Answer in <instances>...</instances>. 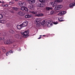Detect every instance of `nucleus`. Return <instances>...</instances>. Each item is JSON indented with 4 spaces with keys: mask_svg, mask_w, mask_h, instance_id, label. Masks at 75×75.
<instances>
[{
    "mask_svg": "<svg viewBox=\"0 0 75 75\" xmlns=\"http://www.w3.org/2000/svg\"><path fill=\"white\" fill-rule=\"evenodd\" d=\"M24 10H25V11H28V8H27L26 7H24Z\"/></svg>",
    "mask_w": 75,
    "mask_h": 75,
    "instance_id": "obj_26",
    "label": "nucleus"
},
{
    "mask_svg": "<svg viewBox=\"0 0 75 75\" xmlns=\"http://www.w3.org/2000/svg\"><path fill=\"white\" fill-rule=\"evenodd\" d=\"M46 10H52V8L50 7H47L46 8Z\"/></svg>",
    "mask_w": 75,
    "mask_h": 75,
    "instance_id": "obj_23",
    "label": "nucleus"
},
{
    "mask_svg": "<svg viewBox=\"0 0 75 75\" xmlns=\"http://www.w3.org/2000/svg\"><path fill=\"white\" fill-rule=\"evenodd\" d=\"M55 14V11L52 10L50 12V14L51 15H54Z\"/></svg>",
    "mask_w": 75,
    "mask_h": 75,
    "instance_id": "obj_19",
    "label": "nucleus"
},
{
    "mask_svg": "<svg viewBox=\"0 0 75 75\" xmlns=\"http://www.w3.org/2000/svg\"><path fill=\"white\" fill-rule=\"evenodd\" d=\"M8 52H9V54H10V53H11L12 54H13V51H12V50H11Z\"/></svg>",
    "mask_w": 75,
    "mask_h": 75,
    "instance_id": "obj_34",
    "label": "nucleus"
},
{
    "mask_svg": "<svg viewBox=\"0 0 75 75\" xmlns=\"http://www.w3.org/2000/svg\"><path fill=\"white\" fill-rule=\"evenodd\" d=\"M22 27H23L22 26V25H21V24L20 25H18L17 26V28L18 30L21 29Z\"/></svg>",
    "mask_w": 75,
    "mask_h": 75,
    "instance_id": "obj_14",
    "label": "nucleus"
},
{
    "mask_svg": "<svg viewBox=\"0 0 75 75\" xmlns=\"http://www.w3.org/2000/svg\"><path fill=\"white\" fill-rule=\"evenodd\" d=\"M13 42V41H11L9 40H7L6 42H5V44H6L7 45H10V44H11Z\"/></svg>",
    "mask_w": 75,
    "mask_h": 75,
    "instance_id": "obj_9",
    "label": "nucleus"
},
{
    "mask_svg": "<svg viewBox=\"0 0 75 75\" xmlns=\"http://www.w3.org/2000/svg\"><path fill=\"white\" fill-rule=\"evenodd\" d=\"M18 14L21 16H23L24 15V12L23 11L22 12L19 11L18 13Z\"/></svg>",
    "mask_w": 75,
    "mask_h": 75,
    "instance_id": "obj_12",
    "label": "nucleus"
},
{
    "mask_svg": "<svg viewBox=\"0 0 75 75\" xmlns=\"http://www.w3.org/2000/svg\"><path fill=\"white\" fill-rule=\"evenodd\" d=\"M0 40H4V38H0Z\"/></svg>",
    "mask_w": 75,
    "mask_h": 75,
    "instance_id": "obj_29",
    "label": "nucleus"
},
{
    "mask_svg": "<svg viewBox=\"0 0 75 75\" xmlns=\"http://www.w3.org/2000/svg\"><path fill=\"white\" fill-rule=\"evenodd\" d=\"M2 3L3 4L4 3V2L3 1L2 2Z\"/></svg>",
    "mask_w": 75,
    "mask_h": 75,
    "instance_id": "obj_40",
    "label": "nucleus"
},
{
    "mask_svg": "<svg viewBox=\"0 0 75 75\" xmlns=\"http://www.w3.org/2000/svg\"><path fill=\"white\" fill-rule=\"evenodd\" d=\"M1 48L3 50V51L5 52H6V50L5 49V47H2Z\"/></svg>",
    "mask_w": 75,
    "mask_h": 75,
    "instance_id": "obj_24",
    "label": "nucleus"
},
{
    "mask_svg": "<svg viewBox=\"0 0 75 75\" xmlns=\"http://www.w3.org/2000/svg\"><path fill=\"white\" fill-rule=\"evenodd\" d=\"M63 1V0H56L55 1V2L56 3H61Z\"/></svg>",
    "mask_w": 75,
    "mask_h": 75,
    "instance_id": "obj_21",
    "label": "nucleus"
},
{
    "mask_svg": "<svg viewBox=\"0 0 75 75\" xmlns=\"http://www.w3.org/2000/svg\"><path fill=\"white\" fill-rule=\"evenodd\" d=\"M9 32L11 34H14V31L13 29H10L9 30Z\"/></svg>",
    "mask_w": 75,
    "mask_h": 75,
    "instance_id": "obj_22",
    "label": "nucleus"
},
{
    "mask_svg": "<svg viewBox=\"0 0 75 75\" xmlns=\"http://www.w3.org/2000/svg\"><path fill=\"white\" fill-rule=\"evenodd\" d=\"M62 21H64V20H59L60 22H62Z\"/></svg>",
    "mask_w": 75,
    "mask_h": 75,
    "instance_id": "obj_38",
    "label": "nucleus"
},
{
    "mask_svg": "<svg viewBox=\"0 0 75 75\" xmlns=\"http://www.w3.org/2000/svg\"><path fill=\"white\" fill-rule=\"evenodd\" d=\"M62 7V5H59L55 7L54 10H59L60 8H61Z\"/></svg>",
    "mask_w": 75,
    "mask_h": 75,
    "instance_id": "obj_6",
    "label": "nucleus"
},
{
    "mask_svg": "<svg viewBox=\"0 0 75 75\" xmlns=\"http://www.w3.org/2000/svg\"><path fill=\"white\" fill-rule=\"evenodd\" d=\"M45 21H43L41 23L40 22V25L41 24L42 25H43L44 26V25H45Z\"/></svg>",
    "mask_w": 75,
    "mask_h": 75,
    "instance_id": "obj_17",
    "label": "nucleus"
},
{
    "mask_svg": "<svg viewBox=\"0 0 75 75\" xmlns=\"http://www.w3.org/2000/svg\"><path fill=\"white\" fill-rule=\"evenodd\" d=\"M28 24V22L27 21H24L23 23L21 24V25H22V27H26Z\"/></svg>",
    "mask_w": 75,
    "mask_h": 75,
    "instance_id": "obj_8",
    "label": "nucleus"
},
{
    "mask_svg": "<svg viewBox=\"0 0 75 75\" xmlns=\"http://www.w3.org/2000/svg\"><path fill=\"white\" fill-rule=\"evenodd\" d=\"M15 37L17 38H20V35L19 34H16L15 35Z\"/></svg>",
    "mask_w": 75,
    "mask_h": 75,
    "instance_id": "obj_18",
    "label": "nucleus"
},
{
    "mask_svg": "<svg viewBox=\"0 0 75 75\" xmlns=\"http://www.w3.org/2000/svg\"><path fill=\"white\" fill-rule=\"evenodd\" d=\"M62 7V5H59L55 7L54 10H59L60 8H61Z\"/></svg>",
    "mask_w": 75,
    "mask_h": 75,
    "instance_id": "obj_7",
    "label": "nucleus"
},
{
    "mask_svg": "<svg viewBox=\"0 0 75 75\" xmlns=\"http://www.w3.org/2000/svg\"><path fill=\"white\" fill-rule=\"evenodd\" d=\"M53 24H58V23L57 22H53Z\"/></svg>",
    "mask_w": 75,
    "mask_h": 75,
    "instance_id": "obj_33",
    "label": "nucleus"
},
{
    "mask_svg": "<svg viewBox=\"0 0 75 75\" xmlns=\"http://www.w3.org/2000/svg\"><path fill=\"white\" fill-rule=\"evenodd\" d=\"M37 6L38 7H42L44 6V4L43 3H38L37 4Z\"/></svg>",
    "mask_w": 75,
    "mask_h": 75,
    "instance_id": "obj_13",
    "label": "nucleus"
},
{
    "mask_svg": "<svg viewBox=\"0 0 75 75\" xmlns=\"http://www.w3.org/2000/svg\"><path fill=\"white\" fill-rule=\"evenodd\" d=\"M40 2H43V0H39Z\"/></svg>",
    "mask_w": 75,
    "mask_h": 75,
    "instance_id": "obj_36",
    "label": "nucleus"
},
{
    "mask_svg": "<svg viewBox=\"0 0 75 75\" xmlns=\"http://www.w3.org/2000/svg\"><path fill=\"white\" fill-rule=\"evenodd\" d=\"M41 20L40 18H37L36 19V23L37 24L36 26L37 27H38L41 25Z\"/></svg>",
    "mask_w": 75,
    "mask_h": 75,
    "instance_id": "obj_3",
    "label": "nucleus"
},
{
    "mask_svg": "<svg viewBox=\"0 0 75 75\" xmlns=\"http://www.w3.org/2000/svg\"><path fill=\"white\" fill-rule=\"evenodd\" d=\"M32 16V15H26L25 16V18H30V17H31Z\"/></svg>",
    "mask_w": 75,
    "mask_h": 75,
    "instance_id": "obj_20",
    "label": "nucleus"
},
{
    "mask_svg": "<svg viewBox=\"0 0 75 75\" xmlns=\"http://www.w3.org/2000/svg\"><path fill=\"white\" fill-rule=\"evenodd\" d=\"M21 34L22 35H23V37H24L27 38V37L29 36L28 35V34H29V31L28 30H27L24 32H21Z\"/></svg>",
    "mask_w": 75,
    "mask_h": 75,
    "instance_id": "obj_2",
    "label": "nucleus"
},
{
    "mask_svg": "<svg viewBox=\"0 0 75 75\" xmlns=\"http://www.w3.org/2000/svg\"><path fill=\"white\" fill-rule=\"evenodd\" d=\"M0 22L1 23H2V24H4V23H6V21H3V20H1L0 21Z\"/></svg>",
    "mask_w": 75,
    "mask_h": 75,
    "instance_id": "obj_25",
    "label": "nucleus"
},
{
    "mask_svg": "<svg viewBox=\"0 0 75 75\" xmlns=\"http://www.w3.org/2000/svg\"><path fill=\"white\" fill-rule=\"evenodd\" d=\"M75 3H72L71 4L69 5V7H74V6H75Z\"/></svg>",
    "mask_w": 75,
    "mask_h": 75,
    "instance_id": "obj_15",
    "label": "nucleus"
},
{
    "mask_svg": "<svg viewBox=\"0 0 75 75\" xmlns=\"http://www.w3.org/2000/svg\"><path fill=\"white\" fill-rule=\"evenodd\" d=\"M3 17V15L0 14V19L2 18Z\"/></svg>",
    "mask_w": 75,
    "mask_h": 75,
    "instance_id": "obj_30",
    "label": "nucleus"
},
{
    "mask_svg": "<svg viewBox=\"0 0 75 75\" xmlns=\"http://www.w3.org/2000/svg\"><path fill=\"white\" fill-rule=\"evenodd\" d=\"M41 37H39L38 38V39H41Z\"/></svg>",
    "mask_w": 75,
    "mask_h": 75,
    "instance_id": "obj_39",
    "label": "nucleus"
},
{
    "mask_svg": "<svg viewBox=\"0 0 75 75\" xmlns=\"http://www.w3.org/2000/svg\"><path fill=\"white\" fill-rule=\"evenodd\" d=\"M47 26L48 27H50L52 25V24L53 23L52 21H47Z\"/></svg>",
    "mask_w": 75,
    "mask_h": 75,
    "instance_id": "obj_5",
    "label": "nucleus"
},
{
    "mask_svg": "<svg viewBox=\"0 0 75 75\" xmlns=\"http://www.w3.org/2000/svg\"><path fill=\"white\" fill-rule=\"evenodd\" d=\"M67 13V12L66 11H60L58 14L59 16H63L65 14Z\"/></svg>",
    "mask_w": 75,
    "mask_h": 75,
    "instance_id": "obj_11",
    "label": "nucleus"
},
{
    "mask_svg": "<svg viewBox=\"0 0 75 75\" xmlns=\"http://www.w3.org/2000/svg\"><path fill=\"white\" fill-rule=\"evenodd\" d=\"M6 26H7V27H10V24L8 23L6 24Z\"/></svg>",
    "mask_w": 75,
    "mask_h": 75,
    "instance_id": "obj_32",
    "label": "nucleus"
},
{
    "mask_svg": "<svg viewBox=\"0 0 75 75\" xmlns=\"http://www.w3.org/2000/svg\"><path fill=\"white\" fill-rule=\"evenodd\" d=\"M13 9V10H16V11H17L18 9H17V8H15L14 7H13L12 8Z\"/></svg>",
    "mask_w": 75,
    "mask_h": 75,
    "instance_id": "obj_28",
    "label": "nucleus"
},
{
    "mask_svg": "<svg viewBox=\"0 0 75 75\" xmlns=\"http://www.w3.org/2000/svg\"><path fill=\"white\" fill-rule=\"evenodd\" d=\"M28 8H30V9H33L34 8V6H33V5H30L29 6Z\"/></svg>",
    "mask_w": 75,
    "mask_h": 75,
    "instance_id": "obj_16",
    "label": "nucleus"
},
{
    "mask_svg": "<svg viewBox=\"0 0 75 75\" xmlns=\"http://www.w3.org/2000/svg\"><path fill=\"white\" fill-rule=\"evenodd\" d=\"M9 54H10V53L9 52H8L7 53H6V55H7V56H8V55Z\"/></svg>",
    "mask_w": 75,
    "mask_h": 75,
    "instance_id": "obj_31",
    "label": "nucleus"
},
{
    "mask_svg": "<svg viewBox=\"0 0 75 75\" xmlns=\"http://www.w3.org/2000/svg\"><path fill=\"white\" fill-rule=\"evenodd\" d=\"M18 0H15V1H18Z\"/></svg>",
    "mask_w": 75,
    "mask_h": 75,
    "instance_id": "obj_41",
    "label": "nucleus"
},
{
    "mask_svg": "<svg viewBox=\"0 0 75 75\" xmlns=\"http://www.w3.org/2000/svg\"><path fill=\"white\" fill-rule=\"evenodd\" d=\"M40 36H42V35H40Z\"/></svg>",
    "mask_w": 75,
    "mask_h": 75,
    "instance_id": "obj_44",
    "label": "nucleus"
},
{
    "mask_svg": "<svg viewBox=\"0 0 75 75\" xmlns=\"http://www.w3.org/2000/svg\"><path fill=\"white\" fill-rule=\"evenodd\" d=\"M2 2H1V1H0V3H2Z\"/></svg>",
    "mask_w": 75,
    "mask_h": 75,
    "instance_id": "obj_42",
    "label": "nucleus"
},
{
    "mask_svg": "<svg viewBox=\"0 0 75 75\" xmlns=\"http://www.w3.org/2000/svg\"><path fill=\"white\" fill-rule=\"evenodd\" d=\"M30 1L32 3H34L35 2V0H30Z\"/></svg>",
    "mask_w": 75,
    "mask_h": 75,
    "instance_id": "obj_27",
    "label": "nucleus"
},
{
    "mask_svg": "<svg viewBox=\"0 0 75 75\" xmlns=\"http://www.w3.org/2000/svg\"><path fill=\"white\" fill-rule=\"evenodd\" d=\"M27 1H28V2H30L31 0H26Z\"/></svg>",
    "mask_w": 75,
    "mask_h": 75,
    "instance_id": "obj_37",
    "label": "nucleus"
},
{
    "mask_svg": "<svg viewBox=\"0 0 75 75\" xmlns=\"http://www.w3.org/2000/svg\"><path fill=\"white\" fill-rule=\"evenodd\" d=\"M18 5L20 6L21 7H22L20 8V9L21 10H24V6H25V2H22L21 1H19L18 2Z\"/></svg>",
    "mask_w": 75,
    "mask_h": 75,
    "instance_id": "obj_1",
    "label": "nucleus"
},
{
    "mask_svg": "<svg viewBox=\"0 0 75 75\" xmlns=\"http://www.w3.org/2000/svg\"><path fill=\"white\" fill-rule=\"evenodd\" d=\"M31 13L33 14H35V16L37 17H40V16H43V14H37V11H30Z\"/></svg>",
    "mask_w": 75,
    "mask_h": 75,
    "instance_id": "obj_4",
    "label": "nucleus"
},
{
    "mask_svg": "<svg viewBox=\"0 0 75 75\" xmlns=\"http://www.w3.org/2000/svg\"><path fill=\"white\" fill-rule=\"evenodd\" d=\"M4 6L5 7H8V4H6L4 5Z\"/></svg>",
    "mask_w": 75,
    "mask_h": 75,
    "instance_id": "obj_35",
    "label": "nucleus"
},
{
    "mask_svg": "<svg viewBox=\"0 0 75 75\" xmlns=\"http://www.w3.org/2000/svg\"><path fill=\"white\" fill-rule=\"evenodd\" d=\"M10 3H11V2H10Z\"/></svg>",
    "mask_w": 75,
    "mask_h": 75,
    "instance_id": "obj_43",
    "label": "nucleus"
},
{
    "mask_svg": "<svg viewBox=\"0 0 75 75\" xmlns=\"http://www.w3.org/2000/svg\"><path fill=\"white\" fill-rule=\"evenodd\" d=\"M55 2H55H52L50 3V4L52 6V7H54V6H56L57 5V4Z\"/></svg>",
    "mask_w": 75,
    "mask_h": 75,
    "instance_id": "obj_10",
    "label": "nucleus"
}]
</instances>
